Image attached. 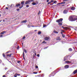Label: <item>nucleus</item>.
Returning <instances> with one entry per match:
<instances>
[{
  "label": "nucleus",
  "mask_w": 77,
  "mask_h": 77,
  "mask_svg": "<svg viewBox=\"0 0 77 77\" xmlns=\"http://www.w3.org/2000/svg\"><path fill=\"white\" fill-rule=\"evenodd\" d=\"M63 20V19L62 18H60L59 19V20H56V22H57V23H58V24L60 26H62V21Z\"/></svg>",
  "instance_id": "1"
},
{
  "label": "nucleus",
  "mask_w": 77,
  "mask_h": 77,
  "mask_svg": "<svg viewBox=\"0 0 77 77\" xmlns=\"http://www.w3.org/2000/svg\"><path fill=\"white\" fill-rule=\"evenodd\" d=\"M34 0H29L28 1H27L25 2V5H27L28 4H29L30 3V2H32Z\"/></svg>",
  "instance_id": "2"
},
{
  "label": "nucleus",
  "mask_w": 77,
  "mask_h": 77,
  "mask_svg": "<svg viewBox=\"0 0 77 77\" xmlns=\"http://www.w3.org/2000/svg\"><path fill=\"white\" fill-rule=\"evenodd\" d=\"M62 28H63L64 29H69L70 30H71V29H70V28H71L72 27L71 26H69L68 27H64L63 26H62Z\"/></svg>",
  "instance_id": "3"
},
{
  "label": "nucleus",
  "mask_w": 77,
  "mask_h": 77,
  "mask_svg": "<svg viewBox=\"0 0 77 77\" xmlns=\"http://www.w3.org/2000/svg\"><path fill=\"white\" fill-rule=\"evenodd\" d=\"M73 17H70L69 18V20L70 21H73Z\"/></svg>",
  "instance_id": "4"
},
{
  "label": "nucleus",
  "mask_w": 77,
  "mask_h": 77,
  "mask_svg": "<svg viewBox=\"0 0 77 77\" xmlns=\"http://www.w3.org/2000/svg\"><path fill=\"white\" fill-rule=\"evenodd\" d=\"M68 12V10H65L63 11V14H67Z\"/></svg>",
  "instance_id": "5"
},
{
  "label": "nucleus",
  "mask_w": 77,
  "mask_h": 77,
  "mask_svg": "<svg viewBox=\"0 0 77 77\" xmlns=\"http://www.w3.org/2000/svg\"><path fill=\"white\" fill-rule=\"evenodd\" d=\"M69 68V65H66L64 66V68L65 69H67V68Z\"/></svg>",
  "instance_id": "6"
},
{
  "label": "nucleus",
  "mask_w": 77,
  "mask_h": 77,
  "mask_svg": "<svg viewBox=\"0 0 77 77\" xmlns=\"http://www.w3.org/2000/svg\"><path fill=\"white\" fill-rule=\"evenodd\" d=\"M76 73H77V69L75 70L73 72V73L74 74H76Z\"/></svg>",
  "instance_id": "7"
},
{
  "label": "nucleus",
  "mask_w": 77,
  "mask_h": 77,
  "mask_svg": "<svg viewBox=\"0 0 77 77\" xmlns=\"http://www.w3.org/2000/svg\"><path fill=\"white\" fill-rule=\"evenodd\" d=\"M65 63H68V64H69V63H71V62L69 61H66L65 62Z\"/></svg>",
  "instance_id": "8"
},
{
  "label": "nucleus",
  "mask_w": 77,
  "mask_h": 77,
  "mask_svg": "<svg viewBox=\"0 0 77 77\" xmlns=\"http://www.w3.org/2000/svg\"><path fill=\"white\" fill-rule=\"evenodd\" d=\"M45 41H47V40H48V39H49V37H45Z\"/></svg>",
  "instance_id": "9"
},
{
  "label": "nucleus",
  "mask_w": 77,
  "mask_h": 77,
  "mask_svg": "<svg viewBox=\"0 0 77 77\" xmlns=\"http://www.w3.org/2000/svg\"><path fill=\"white\" fill-rule=\"evenodd\" d=\"M75 7H72L71 8V10H72V11H74V10H75Z\"/></svg>",
  "instance_id": "10"
},
{
  "label": "nucleus",
  "mask_w": 77,
  "mask_h": 77,
  "mask_svg": "<svg viewBox=\"0 0 77 77\" xmlns=\"http://www.w3.org/2000/svg\"><path fill=\"white\" fill-rule=\"evenodd\" d=\"M77 20V17H75L73 19V21H75Z\"/></svg>",
  "instance_id": "11"
},
{
  "label": "nucleus",
  "mask_w": 77,
  "mask_h": 77,
  "mask_svg": "<svg viewBox=\"0 0 77 77\" xmlns=\"http://www.w3.org/2000/svg\"><path fill=\"white\" fill-rule=\"evenodd\" d=\"M6 32L4 31L2 32L1 33V34L2 35H3V34H4V33H6Z\"/></svg>",
  "instance_id": "12"
},
{
  "label": "nucleus",
  "mask_w": 77,
  "mask_h": 77,
  "mask_svg": "<svg viewBox=\"0 0 77 77\" xmlns=\"http://www.w3.org/2000/svg\"><path fill=\"white\" fill-rule=\"evenodd\" d=\"M21 23H27V20H26L23 21L22 22H21Z\"/></svg>",
  "instance_id": "13"
},
{
  "label": "nucleus",
  "mask_w": 77,
  "mask_h": 77,
  "mask_svg": "<svg viewBox=\"0 0 77 77\" xmlns=\"http://www.w3.org/2000/svg\"><path fill=\"white\" fill-rule=\"evenodd\" d=\"M21 4L22 5V6H23V5H24V2H21Z\"/></svg>",
  "instance_id": "14"
},
{
  "label": "nucleus",
  "mask_w": 77,
  "mask_h": 77,
  "mask_svg": "<svg viewBox=\"0 0 77 77\" xmlns=\"http://www.w3.org/2000/svg\"><path fill=\"white\" fill-rule=\"evenodd\" d=\"M20 4H16V7H19V6H20Z\"/></svg>",
  "instance_id": "15"
},
{
  "label": "nucleus",
  "mask_w": 77,
  "mask_h": 77,
  "mask_svg": "<svg viewBox=\"0 0 77 77\" xmlns=\"http://www.w3.org/2000/svg\"><path fill=\"white\" fill-rule=\"evenodd\" d=\"M54 33H58V32H57V31H56V30H54Z\"/></svg>",
  "instance_id": "16"
},
{
  "label": "nucleus",
  "mask_w": 77,
  "mask_h": 77,
  "mask_svg": "<svg viewBox=\"0 0 77 77\" xmlns=\"http://www.w3.org/2000/svg\"><path fill=\"white\" fill-rule=\"evenodd\" d=\"M52 73V76H54V75H55V73L54 72H53Z\"/></svg>",
  "instance_id": "17"
},
{
  "label": "nucleus",
  "mask_w": 77,
  "mask_h": 77,
  "mask_svg": "<svg viewBox=\"0 0 77 77\" xmlns=\"http://www.w3.org/2000/svg\"><path fill=\"white\" fill-rule=\"evenodd\" d=\"M32 4L33 5H36V4L35 3V2H33V3H32Z\"/></svg>",
  "instance_id": "18"
},
{
  "label": "nucleus",
  "mask_w": 77,
  "mask_h": 77,
  "mask_svg": "<svg viewBox=\"0 0 77 77\" xmlns=\"http://www.w3.org/2000/svg\"><path fill=\"white\" fill-rule=\"evenodd\" d=\"M57 40H58L59 41H60V37H58L57 38Z\"/></svg>",
  "instance_id": "19"
},
{
  "label": "nucleus",
  "mask_w": 77,
  "mask_h": 77,
  "mask_svg": "<svg viewBox=\"0 0 77 77\" xmlns=\"http://www.w3.org/2000/svg\"><path fill=\"white\" fill-rule=\"evenodd\" d=\"M41 32L39 31L38 33V35H40L41 34Z\"/></svg>",
  "instance_id": "20"
},
{
  "label": "nucleus",
  "mask_w": 77,
  "mask_h": 77,
  "mask_svg": "<svg viewBox=\"0 0 77 77\" xmlns=\"http://www.w3.org/2000/svg\"><path fill=\"white\" fill-rule=\"evenodd\" d=\"M57 3V1H54V3H55V4H56Z\"/></svg>",
  "instance_id": "21"
},
{
  "label": "nucleus",
  "mask_w": 77,
  "mask_h": 77,
  "mask_svg": "<svg viewBox=\"0 0 77 77\" xmlns=\"http://www.w3.org/2000/svg\"><path fill=\"white\" fill-rule=\"evenodd\" d=\"M72 50V48H69V50L70 51H71Z\"/></svg>",
  "instance_id": "22"
},
{
  "label": "nucleus",
  "mask_w": 77,
  "mask_h": 77,
  "mask_svg": "<svg viewBox=\"0 0 77 77\" xmlns=\"http://www.w3.org/2000/svg\"><path fill=\"white\" fill-rule=\"evenodd\" d=\"M67 57H64V61H65L66 60V58Z\"/></svg>",
  "instance_id": "23"
},
{
  "label": "nucleus",
  "mask_w": 77,
  "mask_h": 77,
  "mask_svg": "<svg viewBox=\"0 0 77 77\" xmlns=\"http://www.w3.org/2000/svg\"><path fill=\"white\" fill-rule=\"evenodd\" d=\"M12 5H13V6H14V5L13 4H11V6H10L11 7H12Z\"/></svg>",
  "instance_id": "24"
},
{
  "label": "nucleus",
  "mask_w": 77,
  "mask_h": 77,
  "mask_svg": "<svg viewBox=\"0 0 77 77\" xmlns=\"http://www.w3.org/2000/svg\"><path fill=\"white\" fill-rule=\"evenodd\" d=\"M46 26H47V25L44 24V25H43V27H44V28L45 27H46Z\"/></svg>",
  "instance_id": "25"
},
{
  "label": "nucleus",
  "mask_w": 77,
  "mask_h": 77,
  "mask_svg": "<svg viewBox=\"0 0 77 77\" xmlns=\"http://www.w3.org/2000/svg\"><path fill=\"white\" fill-rule=\"evenodd\" d=\"M62 36L63 37V38H65V35L64 34H62Z\"/></svg>",
  "instance_id": "26"
},
{
  "label": "nucleus",
  "mask_w": 77,
  "mask_h": 77,
  "mask_svg": "<svg viewBox=\"0 0 77 77\" xmlns=\"http://www.w3.org/2000/svg\"><path fill=\"white\" fill-rule=\"evenodd\" d=\"M42 43L43 44H46L47 42H46L45 41H44Z\"/></svg>",
  "instance_id": "27"
},
{
  "label": "nucleus",
  "mask_w": 77,
  "mask_h": 77,
  "mask_svg": "<svg viewBox=\"0 0 77 77\" xmlns=\"http://www.w3.org/2000/svg\"><path fill=\"white\" fill-rule=\"evenodd\" d=\"M24 51L26 53H27V51H26V50L25 49H24Z\"/></svg>",
  "instance_id": "28"
},
{
  "label": "nucleus",
  "mask_w": 77,
  "mask_h": 77,
  "mask_svg": "<svg viewBox=\"0 0 77 77\" xmlns=\"http://www.w3.org/2000/svg\"><path fill=\"white\" fill-rule=\"evenodd\" d=\"M35 27V26H28V27Z\"/></svg>",
  "instance_id": "29"
},
{
  "label": "nucleus",
  "mask_w": 77,
  "mask_h": 77,
  "mask_svg": "<svg viewBox=\"0 0 77 77\" xmlns=\"http://www.w3.org/2000/svg\"><path fill=\"white\" fill-rule=\"evenodd\" d=\"M16 10L17 11H20V9L19 8H17L16 9Z\"/></svg>",
  "instance_id": "30"
},
{
  "label": "nucleus",
  "mask_w": 77,
  "mask_h": 77,
  "mask_svg": "<svg viewBox=\"0 0 77 77\" xmlns=\"http://www.w3.org/2000/svg\"><path fill=\"white\" fill-rule=\"evenodd\" d=\"M20 62H21V61H17V63H20Z\"/></svg>",
  "instance_id": "31"
},
{
  "label": "nucleus",
  "mask_w": 77,
  "mask_h": 77,
  "mask_svg": "<svg viewBox=\"0 0 77 77\" xmlns=\"http://www.w3.org/2000/svg\"><path fill=\"white\" fill-rule=\"evenodd\" d=\"M23 6L22 5L21 7H19V8L20 9H21L22 8H23Z\"/></svg>",
  "instance_id": "32"
},
{
  "label": "nucleus",
  "mask_w": 77,
  "mask_h": 77,
  "mask_svg": "<svg viewBox=\"0 0 77 77\" xmlns=\"http://www.w3.org/2000/svg\"><path fill=\"white\" fill-rule=\"evenodd\" d=\"M26 8H29V5H27L26 6Z\"/></svg>",
  "instance_id": "33"
},
{
  "label": "nucleus",
  "mask_w": 77,
  "mask_h": 77,
  "mask_svg": "<svg viewBox=\"0 0 77 77\" xmlns=\"http://www.w3.org/2000/svg\"><path fill=\"white\" fill-rule=\"evenodd\" d=\"M51 2H49L48 3V5H50V3H51Z\"/></svg>",
  "instance_id": "34"
},
{
  "label": "nucleus",
  "mask_w": 77,
  "mask_h": 77,
  "mask_svg": "<svg viewBox=\"0 0 77 77\" xmlns=\"http://www.w3.org/2000/svg\"><path fill=\"white\" fill-rule=\"evenodd\" d=\"M35 68H36V69H38V66H35Z\"/></svg>",
  "instance_id": "35"
},
{
  "label": "nucleus",
  "mask_w": 77,
  "mask_h": 77,
  "mask_svg": "<svg viewBox=\"0 0 77 77\" xmlns=\"http://www.w3.org/2000/svg\"><path fill=\"white\" fill-rule=\"evenodd\" d=\"M15 75H18V76H19V75H20V74H15Z\"/></svg>",
  "instance_id": "36"
},
{
  "label": "nucleus",
  "mask_w": 77,
  "mask_h": 77,
  "mask_svg": "<svg viewBox=\"0 0 77 77\" xmlns=\"http://www.w3.org/2000/svg\"><path fill=\"white\" fill-rule=\"evenodd\" d=\"M23 57H24V52H23Z\"/></svg>",
  "instance_id": "37"
},
{
  "label": "nucleus",
  "mask_w": 77,
  "mask_h": 77,
  "mask_svg": "<svg viewBox=\"0 0 77 77\" xmlns=\"http://www.w3.org/2000/svg\"><path fill=\"white\" fill-rule=\"evenodd\" d=\"M3 57H5V55L4 54H3Z\"/></svg>",
  "instance_id": "38"
},
{
  "label": "nucleus",
  "mask_w": 77,
  "mask_h": 77,
  "mask_svg": "<svg viewBox=\"0 0 77 77\" xmlns=\"http://www.w3.org/2000/svg\"><path fill=\"white\" fill-rule=\"evenodd\" d=\"M32 59H35V54L33 55V56Z\"/></svg>",
  "instance_id": "39"
},
{
  "label": "nucleus",
  "mask_w": 77,
  "mask_h": 77,
  "mask_svg": "<svg viewBox=\"0 0 77 77\" xmlns=\"http://www.w3.org/2000/svg\"><path fill=\"white\" fill-rule=\"evenodd\" d=\"M20 46H18L17 47V49H18L19 48Z\"/></svg>",
  "instance_id": "40"
},
{
  "label": "nucleus",
  "mask_w": 77,
  "mask_h": 77,
  "mask_svg": "<svg viewBox=\"0 0 77 77\" xmlns=\"http://www.w3.org/2000/svg\"><path fill=\"white\" fill-rule=\"evenodd\" d=\"M52 2H54V1H53V0H51V2L52 3Z\"/></svg>",
  "instance_id": "41"
},
{
  "label": "nucleus",
  "mask_w": 77,
  "mask_h": 77,
  "mask_svg": "<svg viewBox=\"0 0 77 77\" xmlns=\"http://www.w3.org/2000/svg\"><path fill=\"white\" fill-rule=\"evenodd\" d=\"M25 38H26V37L25 36H24L23 38V39H25Z\"/></svg>",
  "instance_id": "42"
},
{
  "label": "nucleus",
  "mask_w": 77,
  "mask_h": 77,
  "mask_svg": "<svg viewBox=\"0 0 77 77\" xmlns=\"http://www.w3.org/2000/svg\"><path fill=\"white\" fill-rule=\"evenodd\" d=\"M40 12H41V11H39V12L38 14L39 15V14H40Z\"/></svg>",
  "instance_id": "43"
},
{
  "label": "nucleus",
  "mask_w": 77,
  "mask_h": 77,
  "mask_svg": "<svg viewBox=\"0 0 77 77\" xmlns=\"http://www.w3.org/2000/svg\"><path fill=\"white\" fill-rule=\"evenodd\" d=\"M62 4H65V2H62Z\"/></svg>",
  "instance_id": "44"
},
{
  "label": "nucleus",
  "mask_w": 77,
  "mask_h": 77,
  "mask_svg": "<svg viewBox=\"0 0 77 77\" xmlns=\"http://www.w3.org/2000/svg\"><path fill=\"white\" fill-rule=\"evenodd\" d=\"M3 37V35H0V38L2 37Z\"/></svg>",
  "instance_id": "45"
},
{
  "label": "nucleus",
  "mask_w": 77,
  "mask_h": 77,
  "mask_svg": "<svg viewBox=\"0 0 77 77\" xmlns=\"http://www.w3.org/2000/svg\"><path fill=\"white\" fill-rule=\"evenodd\" d=\"M12 55V54H10L9 55V57H11V55Z\"/></svg>",
  "instance_id": "46"
},
{
  "label": "nucleus",
  "mask_w": 77,
  "mask_h": 77,
  "mask_svg": "<svg viewBox=\"0 0 77 77\" xmlns=\"http://www.w3.org/2000/svg\"><path fill=\"white\" fill-rule=\"evenodd\" d=\"M38 72H33V74H37Z\"/></svg>",
  "instance_id": "47"
},
{
  "label": "nucleus",
  "mask_w": 77,
  "mask_h": 77,
  "mask_svg": "<svg viewBox=\"0 0 77 77\" xmlns=\"http://www.w3.org/2000/svg\"><path fill=\"white\" fill-rule=\"evenodd\" d=\"M62 4V2H61V3H59L58 4V5H61V4Z\"/></svg>",
  "instance_id": "48"
},
{
  "label": "nucleus",
  "mask_w": 77,
  "mask_h": 77,
  "mask_svg": "<svg viewBox=\"0 0 77 77\" xmlns=\"http://www.w3.org/2000/svg\"><path fill=\"white\" fill-rule=\"evenodd\" d=\"M37 56L38 57H39V54H38V55H37Z\"/></svg>",
  "instance_id": "49"
},
{
  "label": "nucleus",
  "mask_w": 77,
  "mask_h": 77,
  "mask_svg": "<svg viewBox=\"0 0 77 77\" xmlns=\"http://www.w3.org/2000/svg\"><path fill=\"white\" fill-rule=\"evenodd\" d=\"M48 48V47H45L44 48V49H46V48Z\"/></svg>",
  "instance_id": "50"
},
{
  "label": "nucleus",
  "mask_w": 77,
  "mask_h": 77,
  "mask_svg": "<svg viewBox=\"0 0 77 77\" xmlns=\"http://www.w3.org/2000/svg\"><path fill=\"white\" fill-rule=\"evenodd\" d=\"M14 76L15 77H17V75H14Z\"/></svg>",
  "instance_id": "51"
},
{
  "label": "nucleus",
  "mask_w": 77,
  "mask_h": 77,
  "mask_svg": "<svg viewBox=\"0 0 77 77\" xmlns=\"http://www.w3.org/2000/svg\"><path fill=\"white\" fill-rule=\"evenodd\" d=\"M69 0H64V2H66V1H68Z\"/></svg>",
  "instance_id": "52"
},
{
  "label": "nucleus",
  "mask_w": 77,
  "mask_h": 77,
  "mask_svg": "<svg viewBox=\"0 0 77 77\" xmlns=\"http://www.w3.org/2000/svg\"><path fill=\"white\" fill-rule=\"evenodd\" d=\"M49 2V0H47V2Z\"/></svg>",
  "instance_id": "53"
},
{
  "label": "nucleus",
  "mask_w": 77,
  "mask_h": 77,
  "mask_svg": "<svg viewBox=\"0 0 77 77\" xmlns=\"http://www.w3.org/2000/svg\"><path fill=\"white\" fill-rule=\"evenodd\" d=\"M3 77H6V76H5V75H3Z\"/></svg>",
  "instance_id": "54"
},
{
  "label": "nucleus",
  "mask_w": 77,
  "mask_h": 77,
  "mask_svg": "<svg viewBox=\"0 0 77 77\" xmlns=\"http://www.w3.org/2000/svg\"><path fill=\"white\" fill-rule=\"evenodd\" d=\"M61 33L62 34V35H63L62 32H61Z\"/></svg>",
  "instance_id": "55"
},
{
  "label": "nucleus",
  "mask_w": 77,
  "mask_h": 77,
  "mask_svg": "<svg viewBox=\"0 0 77 77\" xmlns=\"http://www.w3.org/2000/svg\"><path fill=\"white\" fill-rule=\"evenodd\" d=\"M9 53V51H7L6 52V53Z\"/></svg>",
  "instance_id": "56"
},
{
  "label": "nucleus",
  "mask_w": 77,
  "mask_h": 77,
  "mask_svg": "<svg viewBox=\"0 0 77 77\" xmlns=\"http://www.w3.org/2000/svg\"><path fill=\"white\" fill-rule=\"evenodd\" d=\"M6 9H8V7L6 8Z\"/></svg>",
  "instance_id": "57"
},
{
  "label": "nucleus",
  "mask_w": 77,
  "mask_h": 77,
  "mask_svg": "<svg viewBox=\"0 0 77 77\" xmlns=\"http://www.w3.org/2000/svg\"><path fill=\"white\" fill-rule=\"evenodd\" d=\"M36 31H37V30H35V32H36Z\"/></svg>",
  "instance_id": "58"
},
{
  "label": "nucleus",
  "mask_w": 77,
  "mask_h": 77,
  "mask_svg": "<svg viewBox=\"0 0 77 77\" xmlns=\"http://www.w3.org/2000/svg\"><path fill=\"white\" fill-rule=\"evenodd\" d=\"M35 56H36V54H35Z\"/></svg>",
  "instance_id": "59"
},
{
  "label": "nucleus",
  "mask_w": 77,
  "mask_h": 77,
  "mask_svg": "<svg viewBox=\"0 0 77 77\" xmlns=\"http://www.w3.org/2000/svg\"><path fill=\"white\" fill-rule=\"evenodd\" d=\"M5 70H6V69H7V68H5Z\"/></svg>",
  "instance_id": "60"
},
{
  "label": "nucleus",
  "mask_w": 77,
  "mask_h": 77,
  "mask_svg": "<svg viewBox=\"0 0 77 77\" xmlns=\"http://www.w3.org/2000/svg\"><path fill=\"white\" fill-rule=\"evenodd\" d=\"M7 56H9V54L7 55Z\"/></svg>",
  "instance_id": "61"
},
{
  "label": "nucleus",
  "mask_w": 77,
  "mask_h": 77,
  "mask_svg": "<svg viewBox=\"0 0 77 77\" xmlns=\"http://www.w3.org/2000/svg\"><path fill=\"white\" fill-rule=\"evenodd\" d=\"M62 32H64V31H63V30H62Z\"/></svg>",
  "instance_id": "62"
},
{
  "label": "nucleus",
  "mask_w": 77,
  "mask_h": 77,
  "mask_svg": "<svg viewBox=\"0 0 77 77\" xmlns=\"http://www.w3.org/2000/svg\"><path fill=\"white\" fill-rule=\"evenodd\" d=\"M0 62H2V61L1 60H0Z\"/></svg>",
  "instance_id": "63"
},
{
  "label": "nucleus",
  "mask_w": 77,
  "mask_h": 77,
  "mask_svg": "<svg viewBox=\"0 0 77 77\" xmlns=\"http://www.w3.org/2000/svg\"><path fill=\"white\" fill-rule=\"evenodd\" d=\"M0 22H2V20L0 21Z\"/></svg>",
  "instance_id": "64"
}]
</instances>
